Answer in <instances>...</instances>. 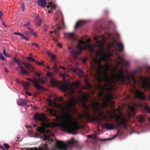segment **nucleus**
<instances>
[{
    "instance_id": "obj_1",
    "label": "nucleus",
    "mask_w": 150,
    "mask_h": 150,
    "mask_svg": "<svg viewBox=\"0 0 150 150\" xmlns=\"http://www.w3.org/2000/svg\"><path fill=\"white\" fill-rule=\"evenodd\" d=\"M80 83L76 81L73 82L71 86L67 84L61 86L60 89L64 91L70 90V95L71 98L68 102L64 101V103H57V102L63 101L62 97H57L54 98V102L55 105L60 110L63 115L59 118V122H54L51 123H45L42 122V125L46 127H59L62 129V130L72 134L75 133L76 130L79 128L77 123L74 117L69 113V110H75V106L77 103L82 105V107L85 110L83 113L80 115L81 117H83L87 121L92 122L96 120V115L98 114L99 111L100 105L97 101H94L93 104H91L92 108V111L94 115H91L89 112L90 106L87 105V102L88 101L89 96L88 94H83L81 97H78L77 100H76L73 94L75 93V89H79L80 86Z\"/></svg>"
},
{
    "instance_id": "obj_2",
    "label": "nucleus",
    "mask_w": 150,
    "mask_h": 150,
    "mask_svg": "<svg viewBox=\"0 0 150 150\" xmlns=\"http://www.w3.org/2000/svg\"><path fill=\"white\" fill-rule=\"evenodd\" d=\"M33 118L34 120L37 121H41V125L42 126L38 127L37 129L38 131L41 133L44 134L43 137V140L45 141V144H42L39 147V150H57L56 149H53L50 150L49 149L48 144L53 147L55 146L57 149L59 150H67L68 147L69 148L73 147L77 143V142L74 140V138H71V140L68 141L66 144L64 143L62 141L58 140L56 139L55 141L53 138L54 134H51L49 130H47V133H46L45 127H46L42 125V123L44 122L45 123H48L45 122L46 120V115L43 113L40 114L37 113L35 114Z\"/></svg>"
},
{
    "instance_id": "obj_3",
    "label": "nucleus",
    "mask_w": 150,
    "mask_h": 150,
    "mask_svg": "<svg viewBox=\"0 0 150 150\" xmlns=\"http://www.w3.org/2000/svg\"><path fill=\"white\" fill-rule=\"evenodd\" d=\"M127 76L124 75V72L122 69L119 70V73L116 75L114 74L111 78H110L112 79L113 82L110 85H108L107 83L103 86L100 84L98 85V88L100 91L98 93L99 97H101L104 94V91H108L109 88L107 86H110L114 83V80H116L117 81L120 83L121 84H124L126 80L127 82L134 86L138 84L139 83L141 84L142 87L146 91L147 90H150V77L146 78L145 76H137V80L136 79L135 76L137 74V71L135 70L132 72L129 73L128 71L126 70Z\"/></svg>"
},
{
    "instance_id": "obj_4",
    "label": "nucleus",
    "mask_w": 150,
    "mask_h": 150,
    "mask_svg": "<svg viewBox=\"0 0 150 150\" xmlns=\"http://www.w3.org/2000/svg\"><path fill=\"white\" fill-rule=\"evenodd\" d=\"M99 50L96 51L97 56L100 55V58L99 59L93 58L92 64H91V68L95 69L96 72V74L98 77L99 80L101 81L102 80L105 83H107L108 85H110L113 82L112 79L110 78L109 74L107 73L110 66L108 63H107L104 66L101 65V62L102 61L106 60V55L104 52L103 44L98 42Z\"/></svg>"
},
{
    "instance_id": "obj_5",
    "label": "nucleus",
    "mask_w": 150,
    "mask_h": 150,
    "mask_svg": "<svg viewBox=\"0 0 150 150\" xmlns=\"http://www.w3.org/2000/svg\"><path fill=\"white\" fill-rule=\"evenodd\" d=\"M99 50L96 51L97 56L100 55V58L99 59L93 58L92 64H91V68L95 69L96 72V74L98 77L99 80L101 81L102 80L105 83H107L108 85H110L113 82L112 79L110 78L109 74L107 73L110 66L108 63H107L104 66L101 65V62L102 61L106 60V55L104 52L103 44L98 42Z\"/></svg>"
},
{
    "instance_id": "obj_6",
    "label": "nucleus",
    "mask_w": 150,
    "mask_h": 150,
    "mask_svg": "<svg viewBox=\"0 0 150 150\" xmlns=\"http://www.w3.org/2000/svg\"><path fill=\"white\" fill-rule=\"evenodd\" d=\"M130 121L129 118H126L124 117H121L120 116L117 115L116 117V121L117 124H114L112 123H109L108 121L105 123L103 125V127L106 128L107 129L112 130L115 128L119 129L120 125H122L125 128H126L127 126V123Z\"/></svg>"
},
{
    "instance_id": "obj_7",
    "label": "nucleus",
    "mask_w": 150,
    "mask_h": 150,
    "mask_svg": "<svg viewBox=\"0 0 150 150\" xmlns=\"http://www.w3.org/2000/svg\"><path fill=\"white\" fill-rule=\"evenodd\" d=\"M88 48L91 49L93 50L92 46L89 43H87L85 41L80 40L79 43L77 47L76 51L72 50L71 52V54L74 58L76 56L81 54L83 50H87Z\"/></svg>"
},
{
    "instance_id": "obj_8",
    "label": "nucleus",
    "mask_w": 150,
    "mask_h": 150,
    "mask_svg": "<svg viewBox=\"0 0 150 150\" xmlns=\"http://www.w3.org/2000/svg\"><path fill=\"white\" fill-rule=\"evenodd\" d=\"M13 61L18 65V67L16 68V69L18 70L19 68H20L21 74H25L27 75H29V72L26 71L25 68L21 65V64L24 65L26 69L30 72H33L34 71L32 65L28 62H22L18 59H17L16 57L13 59Z\"/></svg>"
},
{
    "instance_id": "obj_9",
    "label": "nucleus",
    "mask_w": 150,
    "mask_h": 150,
    "mask_svg": "<svg viewBox=\"0 0 150 150\" xmlns=\"http://www.w3.org/2000/svg\"><path fill=\"white\" fill-rule=\"evenodd\" d=\"M54 20L55 24L54 33L56 34L57 37L58 38L59 34L57 31L64 28V22L63 19L59 18L57 15H56L54 17Z\"/></svg>"
},
{
    "instance_id": "obj_10",
    "label": "nucleus",
    "mask_w": 150,
    "mask_h": 150,
    "mask_svg": "<svg viewBox=\"0 0 150 150\" xmlns=\"http://www.w3.org/2000/svg\"><path fill=\"white\" fill-rule=\"evenodd\" d=\"M52 1V0H39L37 3L42 8L47 7L48 8L51 7V10L55 9L56 5L53 4Z\"/></svg>"
},
{
    "instance_id": "obj_11",
    "label": "nucleus",
    "mask_w": 150,
    "mask_h": 150,
    "mask_svg": "<svg viewBox=\"0 0 150 150\" xmlns=\"http://www.w3.org/2000/svg\"><path fill=\"white\" fill-rule=\"evenodd\" d=\"M27 79L28 81L33 83L35 88L38 90H43L44 88L40 86L38 83L37 79L35 78L33 79L30 78H27Z\"/></svg>"
},
{
    "instance_id": "obj_12",
    "label": "nucleus",
    "mask_w": 150,
    "mask_h": 150,
    "mask_svg": "<svg viewBox=\"0 0 150 150\" xmlns=\"http://www.w3.org/2000/svg\"><path fill=\"white\" fill-rule=\"evenodd\" d=\"M106 98L105 101V106H108V105H110L112 107L115 105V102L112 100L111 99L112 98V96L111 94H108L106 96Z\"/></svg>"
},
{
    "instance_id": "obj_13",
    "label": "nucleus",
    "mask_w": 150,
    "mask_h": 150,
    "mask_svg": "<svg viewBox=\"0 0 150 150\" xmlns=\"http://www.w3.org/2000/svg\"><path fill=\"white\" fill-rule=\"evenodd\" d=\"M56 57L55 55L52 54L51 56V62L54 63V65L53 67V69L54 73H57L59 71V69L57 67L56 61Z\"/></svg>"
},
{
    "instance_id": "obj_14",
    "label": "nucleus",
    "mask_w": 150,
    "mask_h": 150,
    "mask_svg": "<svg viewBox=\"0 0 150 150\" xmlns=\"http://www.w3.org/2000/svg\"><path fill=\"white\" fill-rule=\"evenodd\" d=\"M47 75L48 76H50L51 80L50 82L51 85L54 86H55L57 85L58 82L57 81L55 78L53 77V74L50 72H48L47 73Z\"/></svg>"
},
{
    "instance_id": "obj_15",
    "label": "nucleus",
    "mask_w": 150,
    "mask_h": 150,
    "mask_svg": "<svg viewBox=\"0 0 150 150\" xmlns=\"http://www.w3.org/2000/svg\"><path fill=\"white\" fill-rule=\"evenodd\" d=\"M136 96L138 98L141 100H144L146 98V96L144 95L143 92L139 90H136L134 91Z\"/></svg>"
},
{
    "instance_id": "obj_16",
    "label": "nucleus",
    "mask_w": 150,
    "mask_h": 150,
    "mask_svg": "<svg viewBox=\"0 0 150 150\" xmlns=\"http://www.w3.org/2000/svg\"><path fill=\"white\" fill-rule=\"evenodd\" d=\"M128 108L130 111L129 115L130 116L134 115H135L136 110L134 106H129L128 107Z\"/></svg>"
},
{
    "instance_id": "obj_17",
    "label": "nucleus",
    "mask_w": 150,
    "mask_h": 150,
    "mask_svg": "<svg viewBox=\"0 0 150 150\" xmlns=\"http://www.w3.org/2000/svg\"><path fill=\"white\" fill-rule=\"evenodd\" d=\"M85 82L86 84V85L84 87V89H90L91 88L92 86L89 83L88 80L87 78H86L85 79Z\"/></svg>"
},
{
    "instance_id": "obj_18",
    "label": "nucleus",
    "mask_w": 150,
    "mask_h": 150,
    "mask_svg": "<svg viewBox=\"0 0 150 150\" xmlns=\"http://www.w3.org/2000/svg\"><path fill=\"white\" fill-rule=\"evenodd\" d=\"M37 80L38 81V83H40L42 85L45 83L47 81V79L45 77H43L41 78H39Z\"/></svg>"
},
{
    "instance_id": "obj_19",
    "label": "nucleus",
    "mask_w": 150,
    "mask_h": 150,
    "mask_svg": "<svg viewBox=\"0 0 150 150\" xmlns=\"http://www.w3.org/2000/svg\"><path fill=\"white\" fill-rule=\"evenodd\" d=\"M99 37H98V36H97V37H94L93 39H94V40H96V45L97 47H98L99 50V46H98V42H101V43H103V45L105 43V41L103 40H101L100 41L98 40L97 39L98 38H99Z\"/></svg>"
},
{
    "instance_id": "obj_20",
    "label": "nucleus",
    "mask_w": 150,
    "mask_h": 150,
    "mask_svg": "<svg viewBox=\"0 0 150 150\" xmlns=\"http://www.w3.org/2000/svg\"><path fill=\"white\" fill-rule=\"evenodd\" d=\"M23 85V86L24 89L27 91L29 89V86L30 85V84L27 82H24L22 81Z\"/></svg>"
},
{
    "instance_id": "obj_21",
    "label": "nucleus",
    "mask_w": 150,
    "mask_h": 150,
    "mask_svg": "<svg viewBox=\"0 0 150 150\" xmlns=\"http://www.w3.org/2000/svg\"><path fill=\"white\" fill-rule=\"evenodd\" d=\"M138 121L140 123H142L145 121L144 116L141 115H139L137 117Z\"/></svg>"
},
{
    "instance_id": "obj_22",
    "label": "nucleus",
    "mask_w": 150,
    "mask_h": 150,
    "mask_svg": "<svg viewBox=\"0 0 150 150\" xmlns=\"http://www.w3.org/2000/svg\"><path fill=\"white\" fill-rule=\"evenodd\" d=\"M28 102V100H19L17 102L18 105L22 106H24L26 105Z\"/></svg>"
},
{
    "instance_id": "obj_23",
    "label": "nucleus",
    "mask_w": 150,
    "mask_h": 150,
    "mask_svg": "<svg viewBox=\"0 0 150 150\" xmlns=\"http://www.w3.org/2000/svg\"><path fill=\"white\" fill-rule=\"evenodd\" d=\"M68 76V75L65 73L64 74L61 72L60 73L59 76L62 77L63 80L64 82L66 81L65 78Z\"/></svg>"
},
{
    "instance_id": "obj_24",
    "label": "nucleus",
    "mask_w": 150,
    "mask_h": 150,
    "mask_svg": "<svg viewBox=\"0 0 150 150\" xmlns=\"http://www.w3.org/2000/svg\"><path fill=\"white\" fill-rule=\"evenodd\" d=\"M14 34L16 35H19L22 38L25 40H26L27 41L29 40V39L28 38L25 37L24 35L20 33L15 32L14 33Z\"/></svg>"
},
{
    "instance_id": "obj_25",
    "label": "nucleus",
    "mask_w": 150,
    "mask_h": 150,
    "mask_svg": "<svg viewBox=\"0 0 150 150\" xmlns=\"http://www.w3.org/2000/svg\"><path fill=\"white\" fill-rule=\"evenodd\" d=\"M27 28L30 31L31 33L35 37H36L38 36L37 33L35 32H34V30L33 29H31V28L30 27H28Z\"/></svg>"
},
{
    "instance_id": "obj_26",
    "label": "nucleus",
    "mask_w": 150,
    "mask_h": 150,
    "mask_svg": "<svg viewBox=\"0 0 150 150\" xmlns=\"http://www.w3.org/2000/svg\"><path fill=\"white\" fill-rule=\"evenodd\" d=\"M144 108L147 112L150 113V108L147 105L146 103H145L144 105ZM149 120L150 121V117L149 118Z\"/></svg>"
},
{
    "instance_id": "obj_27",
    "label": "nucleus",
    "mask_w": 150,
    "mask_h": 150,
    "mask_svg": "<svg viewBox=\"0 0 150 150\" xmlns=\"http://www.w3.org/2000/svg\"><path fill=\"white\" fill-rule=\"evenodd\" d=\"M117 45L119 47V51L120 52L122 51L124 49L123 45L122 43H117Z\"/></svg>"
},
{
    "instance_id": "obj_28",
    "label": "nucleus",
    "mask_w": 150,
    "mask_h": 150,
    "mask_svg": "<svg viewBox=\"0 0 150 150\" xmlns=\"http://www.w3.org/2000/svg\"><path fill=\"white\" fill-rule=\"evenodd\" d=\"M83 24V22L82 21H79L77 22L75 26V28H77L79 26L82 25Z\"/></svg>"
},
{
    "instance_id": "obj_29",
    "label": "nucleus",
    "mask_w": 150,
    "mask_h": 150,
    "mask_svg": "<svg viewBox=\"0 0 150 150\" xmlns=\"http://www.w3.org/2000/svg\"><path fill=\"white\" fill-rule=\"evenodd\" d=\"M53 40L57 43V45L60 48L62 47V45L61 43L58 42V40L56 38H55L53 37Z\"/></svg>"
},
{
    "instance_id": "obj_30",
    "label": "nucleus",
    "mask_w": 150,
    "mask_h": 150,
    "mask_svg": "<svg viewBox=\"0 0 150 150\" xmlns=\"http://www.w3.org/2000/svg\"><path fill=\"white\" fill-rule=\"evenodd\" d=\"M68 36L69 38L72 39H74V35L73 33H69L68 34Z\"/></svg>"
},
{
    "instance_id": "obj_31",
    "label": "nucleus",
    "mask_w": 150,
    "mask_h": 150,
    "mask_svg": "<svg viewBox=\"0 0 150 150\" xmlns=\"http://www.w3.org/2000/svg\"><path fill=\"white\" fill-rule=\"evenodd\" d=\"M120 107L119 108H118V109H116V110H115L114 109H113V108H112V110L113 112L115 113V114L116 113V111H117L118 112V113H120Z\"/></svg>"
},
{
    "instance_id": "obj_32",
    "label": "nucleus",
    "mask_w": 150,
    "mask_h": 150,
    "mask_svg": "<svg viewBox=\"0 0 150 150\" xmlns=\"http://www.w3.org/2000/svg\"><path fill=\"white\" fill-rule=\"evenodd\" d=\"M26 59L29 62H30L31 61H33V62H35V59L33 58H31V57H26Z\"/></svg>"
},
{
    "instance_id": "obj_33",
    "label": "nucleus",
    "mask_w": 150,
    "mask_h": 150,
    "mask_svg": "<svg viewBox=\"0 0 150 150\" xmlns=\"http://www.w3.org/2000/svg\"><path fill=\"white\" fill-rule=\"evenodd\" d=\"M42 23V21L41 20H39V21L37 22V23H36V25L38 26H40Z\"/></svg>"
},
{
    "instance_id": "obj_34",
    "label": "nucleus",
    "mask_w": 150,
    "mask_h": 150,
    "mask_svg": "<svg viewBox=\"0 0 150 150\" xmlns=\"http://www.w3.org/2000/svg\"><path fill=\"white\" fill-rule=\"evenodd\" d=\"M47 100L49 102V105L50 106L52 105V100L51 99H47Z\"/></svg>"
},
{
    "instance_id": "obj_35",
    "label": "nucleus",
    "mask_w": 150,
    "mask_h": 150,
    "mask_svg": "<svg viewBox=\"0 0 150 150\" xmlns=\"http://www.w3.org/2000/svg\"><path fill=\"white\" fill-rule=\"evenodd\" d=\"M97 138L96 134H93L92 135V139L94 140H96Z\"/></svg>"
},
{
    "instance_id": "obj_36",
    "label": "nucleus",
    "mask_w": 150,
    "mask_h": 150,
    "mask_svg": "<svg viewBox=\"0 0 150 150\" xmlns=\"http://www.w3.org/2000/svg\"><path fill=\"white\" fill-rule=\"evenodd\" d=\"M123 64L126 67H127L129 65V63L127 61H124Z\"/></svg>"
},
{
    "instance_id": "obj_37",
    "label": "nucleus",
    "mask_w": 150,
    "mask_h": 150,
    "mask_svg": "<svg viewBox=\"0 0 150 150\" xmlns=\"http://www.w3.org/2000/svg\"><path fill=\"white\" fill-rule=\"evenodd\" d=\"M35 63L39 65H42L43 64V62H40L37 61H35Z\"/></svg>"
},
{
    "instance_id": "obj_38",
    "label": "nucleus",
    "mask_w": 150,
    "mask_h": 150,
    "mask_svg": "<svg viewBox=\"0 0 150 150\" xmlns=\"http://www.w3.org/2000/svg\"><path fill=\"white\" fill-rule=\"evenodd\" d=\"M0 58L3 61L5 60L6 61V59L3 57L2 54H0Z\"/></svg>"
},
{
    "instance_id": "obj_39",
    "label": "nucleus",
    "mask_w": 150,
    "mask_h": 150,
    "mask_svg": "<svg viewBox=\"0 0 150 150\" xmlns=\"http://www.w3.org/2000/svg\"><path fill=\"white\" fill-rule=\"evenodd\" d=\"M4 146L7 149L10 147V146L9 144H4Z\"/></svg>"
},
{
    "instance_id": "obj_40",
    "label": "nucleus",
    "mask_w": 150,
    "mask_h": 150,
    "mask_svg": "<svg viewBox=\"0 0 150 150\" xmlns=\"http://www.w3.org/2000/svg\"><path fill=\"white\" fill-rule=\"evenodd\" d=\"M21 7L23 11H24L25 10V7L24 4L23 3H22L21 4Z\"/></svg>"
},
{
    "instance_id": "obj_41",
    "label": "nucleus",
    "mask_w": 150,
    "mask_h": 150,
    "mask_svg": "<svg viewBox=\"0 0 150 150\" xmlns=\"http://www.w3.org/2000/svg\"><path fill=\"white\" fill-rule=\"evenodd\" d=\"M30 24V23L29 22H27L26 23H25V24H24V27H26L27 26L29 25Z\"/></svg>"
},
{
    "instance_id": "obj_42",
    "label": "nucleus",
    "mask_w": 150,
    "mask_h": 150,
    "mask_svg": "<svg viewBox=\"0 0 150 150\" xmlns=\"http://www.w3.org/2000/svg\"><path fill=\"white\" fill-rule=\"evenodd\" d=\"M5 50H6L5 49H4L3 51V53L4 54V55H5L6 56L8 57L9 56L7 54H6V53L5 52Z\"/></svg>"
},
{
    "instance_id": "obj_43",
    "label": "nucleus",
    "mask_w": 150,
    "mask_h": 150,
    "mask_svg": "<svg viewBox=\"0 0 150 150\" xmlns=\"http://www.w3.org/2000/svg\"><path fill=\"white\" fill-rule=\"evenodd\" d=\"M47 53L48 55L50 56H51V55H52V52L50 51H47Z\"/></svg>"
},
{
    "instance_id": "obj_44",
    "label": "nucleus",
    "mask_w": 150,
    "mask_h": 150,
    "mask_svg": "<svg viewBox=\"0 0 150 150\" xmlns=\"http://www.w3.org/2000/svg\"><path fill=\"white\" fill-rule=\"evenodd\" d=\"M79 72L81 74V77L83 76V71L81 70Z\"/></svg>"
},
{
    "instance_id": "obj_45",
    "label": "nucleus",
    "mask_w": 150,
    "mask_h": 150,
    "mask_svg": "<svg viewBox=\"0 0 150 150\" xmlns=\"http://www.w3.org/2000/svg\"><path fill=\"white\" fill-rule=\"evenodd\" d=\"M39 20H40L38 18V17H36L35 19V21L36 22V23Z\"/></svg>"
},
{
    "instance_id": "obj_46",
    "label": "nucleus",
    "mask_w": 150,
    "mask_h": 150,
    "mask_svg": "<svg viewBox=\"0 0 150 150\" xmlns=\"http://www.w3.org/2000/svg\"><path fill=\"white\" fill-rule=\"evenodd\" d=\"M3 14V13L2 11H0V20H1V17Z\"/></svg>"
},
{
    "instance_id": "obj_47",
    "label": "nucleus",
    "mask_w": 150,
    "mask_h": 150,
    "mask_svg": "<svg viewBox=\"0 0 150 150\" xmlns=\"http://www.w3.org/2000/svg\"><path fill=\"white\" fill-rule=\"evenodd\" d=\"M91 40L90 38H88L87 40V42L88 43H90L91 41Z\"/></svg>"
},
{
    "instance_id": "obj_48",
    "label": "nucleus",
    "mask_w": 150,
    "mask_h": 150,
    "mask_svg": "<svg viewBox=\"0 0 150 150\" xmlns=\"http://www.w3.org/2000/svg\"><path fill=\"white\" fill-rule=\"evenodd\" d=\"M87 61V59H83V63H85Z\"/></svg>"
},
{
    "instance_id": "obj_49",
    "label": "nucleus",
    "mask_w": 150,
    "mask_h": 150,
    "mask_svg": "<svg viewBox=\"0 0 150 150\" xmlns=\"http://www.w3.org/2000/svg\"><path fill=\"white\" fill-rule=\"evenodd\" d=\"M59 67L60 68H62L64 70L66 69V68L63 66H60Z\"/></svg>"
},
{
    "instance_id": "obj_50",
    "label": "nucleus",
    "mask_w": 150,
    "mask_h": 150,
    "mask_svg": "<svg viewBox=\"0 0 150 150\" xmlns=\"http://www.w3.org/2000/svg\"><path fill=\"white\" fill-rule=\"evenodd\" d=\"M35 74H36V75H37L38 76L40 77V73H38V72H37V73H35Z\"/></svg>"
},
{
    "instance_id": "obj_51",
    "label": "nucleus",
    "mask_w": 150,
    "mask_h": 150,
    "mask_svg": "<svg viewBox=\"0 0 150 150\" xmlns=\"http://www.w3.org/2000/svg\"><path fill=\"white\" fill-rule=\"evenodd\" d=\"M0 149H2L4 150L5 149L1 145H0Z\"/></svg>"
},
{
    "instance_id": "obj_52",
    "label": "nucleus",
    "mask_w": 150,
    "mask_h": 150,
    "mask_svg": "<svg viewBox=\"0 0 150 150\" xmlns=\"http://www.w3.org/2000/svg\"><path fill=\"white\" fill-rule=\"evenodd\" d=\"M5 71L7 73L8 72V70L6 68H5Z\"/></svg>"
},
{
    "instance_id": "obj_53",
    "label": "nucleus",
    "mask_w": 150,
    "mask_h": 150,
    "mask_svg": "<svg viewBox=\"0 0 150 150\" xmlns=\"http://www.w3.org/2000/svg\"><path fill=\"white\" fill-rule=\"evenodd\" d=\"M26 94L28 95H29V96H31V94L30 93H27V92H26Z\"/></svg>"
},
{
    "instance_id": "obj_54",
    "label": "nucleus",
    "mask_w": 150,
    "mask_h": 150,
    "mask_svg": "<svg viewBox=\"0 0 150 150\" xmlns=\"http://www.w3.org/2000/svg\"><path fill=\"white\" fill-rule=\"evenodd\" d=\"M92 135H88L87 137L88 138H91V137L92 138Z\"/></svg>"
},
{
    "instance_id": "obj_55",
    "label": "nucleus",
    "mask_w": 150,
    "mask_h": 150,
    "mask_svg": "<svg viewBox=\"0 0 150 150\" xmlns=\"http://www.w3.org/2000/svg\"><path fill=\"white\" fill-rule=\"evenodd\" d=\"M49 8H50V9L51 10H49V11H48V13H51L52 12L51 11H52V10H51V7H50ZM53 10V9H52V10Z\"/></svg>"
},
{
    "instance_id": "obj_56",
    "label": "nucleus",
    "mask_w": 150,
    "mask_h": 150,
    "mask_svg": "<svg viewBox=\"0 0 150 150\" xmlns=\"http://www.w3.org/2000/svg\"><path fill=\"white\" fill-rule=\"evenodd\" d=\"M72 46H69L68 47V49L70 50H71L72 49Z\"/></svg>"
},
{
    "instance_id": "obj_57",
    "label": "nucleus",
    "mask_w": 150,
    "mask_h": 150,
    "mask_svg": "<svg viewBox=\"0 0 150 150\" xmlns=\"http://www.w3.org/2000/svg\"><path fill=\"white\" fill-rule=\"evenodd\" d=\"M16 81L17 83H19V79H16Z\"/></svg>"
},
{
    "instance_id": "obj_58",
    "label": "nucleus",
    "mask_w": 150,
    "mask_h": 150,
    "mask_svg": "<svg viewBox=\"0 0 150 150\" xmlns=\"http://www.w3.org/2000/svg\"><path fill=\"white\" fill-rule=\"evenodd\" d=\"M148 98L150 100V94H149L148 96Z\"/></svg>"
},
{
    "instance_id": "obj_59",
    "label": "nucleus",
    "mask_w": 150,
    "mask_h": 150,
    "mask_svg": "<svg viewBox=\"0 0 150 150\" xmlns=\"http://www.w3.org/2000/svg\"><path fill=\"white\" fill-rule=\"evenodd\" d=\"M142 69L141 68H140L139 69V71L140 72H142Z\"/></svg>"
},
{
    "instance_id": "obj_60",
    "label": "nucleus",
    "mask_w": 150,
    "mask_h": 150,
    "mask_svg": "<svg viewBox=\"0 0 150 150\" xmlns=\"http://www.w3.org/2000/svg\"><path fill=\"white\" fill-rule=\"evenodd\" d=\"M35 46H36L37 47H38V48H40L39 47V46H38V44H36V45Z\"/></svg>"
},
{
    "instance_id": "obj_61",
    "label": "nucleus",
    "mask_w": 150,
    "mask_h": 150,
    "mask_svg": "<svg viewBox=\"0 0 150 150\" xmlns=\"http://www.w3.org/2000/svg\"><path fill=\"white\" fill-rule=\"evenodd\" d=\"M36 45V44L34 43H33L32 44V45Z\"/></svg>"
},
{
    "instance_id": "obj_62",
    "label": "nucleus",
    "mask_w": 150,
    "mask_h": 150,
    "mask_svg": "<svg viewBox=\"0 0 150 150\" xmlns=\"http://www.w3.org/2000/svg\"><path fill=\"white\" fill-rule=\"evenodd\" d=\"M76 71V70L75 69H73V71L74 72H75Z\"/></svg>"
},
{
    "instance_id": "obj_63",
    "label": "nucleus",
    "mask_w": 150,
    "mask_h": 150,
    "mask_svg": "<svg viewBox=\"0 0 150 150\" xmlns=\"http://www.w3.org/2000/svg\"><path fill=\"white\" fill-rule=\"evenodd\" d=\"M45 31H46L47 30V29L46 28H45L44 29Z\"/></svg>"
},
{
    "instance_id": "obj_64",
    "label": "nucleus",
    "mask_w": 150,
    "mask_h": 150,
    "mask_svg": "<svg viewBox=\"0 0 150 150\" xmlns=\"http://www.w3.org/2000/svg\"><path fill=\"white\" fill-rule=\"evenodd\" d=\"M47 68H48V69H50V67L49 66H47Z\"/></svg>"
}]
</instances>
